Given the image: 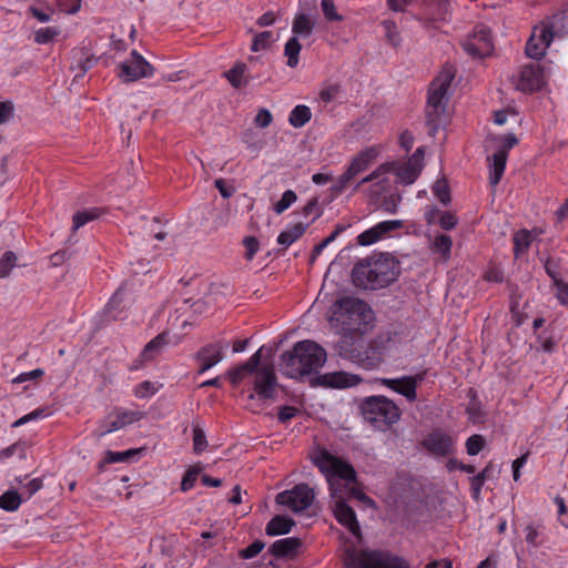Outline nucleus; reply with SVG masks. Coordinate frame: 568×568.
I'll list each match as a JSON object with an SVG mask.
<instances>
[{"label":"nucleus","mask_w":568,"mask_h":568,"mask_svg":"<svg viewBox=\"0 0 568 568\" xmlns=\"http://www.w3.org/2000/svg\"><path fill=\"white\" fill-rule=\"evenodd\" d=\"M400 275V263L389 253H374L359 260L352 270L356 287L379 290L389 286Z\"/></svg>","instance_id":"f257e3e1"},{"label":"nucleus","mask_w":568,"mask_h":568,"mask_svg":"<svg viewBox=\"0 0 568 568\" xmlns=\"http://www.w3.org/2000/svg\"><path fill=\"white\" fill-rule=\"evenodd\" d=\"M326 351L316 342L304 339L281 356L280 371L283 375L300 379L317 372L326 362Z\"/></svg>","instance_id":"f03ea898"},{"label":"nucleus","mask_w":568,"mask_h":568,"mask_svg":"<svg viewBox=\"0 0 568 568\" xmlns=\"http://www.w3.org/2000/svg\"><path fill=\"white\" fill-rule=\"evenodd\" d=\"M314 465L325 475L329 486L333 504L345 500L351 484H357V474L354 467L327 449H320L313 457Z\"/></svg>","instance_id":"7ed1b4c3"},{"label":"nucleus","mask_w":568,"mask_h":568,"mask_svg":"<svg viewBox=\"0 0 568 568\" xmlns=\"http://www.w3.org/2000/svg\"><path fill=\"white\" fill-rule=\"evenodd\" d=\"M454 78V68L445 65L429 85L426 118L430 135H435L438 129L446 123L447 92Z\"/></svg>","instance_id":"20e7f679"},{"label":"nucleus","mask_w":568,"mask_h":568,"mask_svg":"<svg viewBox=\"0 0 568 568\" xmlns=\"http://www.w3.org/2000/svg\"><path fill=\"white\" fill-rule=\"evenodd\" d=\"M332 320L338 323L341 332L363 336L373 327L374 313L365 302L345 297L335 304Z\"/></svg>","instance_id":"39448f33"},{"label":"nucleus","mask_w":568,"mask_h":568,"mask_svg":"<svg viewBox=\"0 0 568 568\" xmlns=\"http://www.w3.org/2000/svg\"><path fill=\"white\" fill-rule=\"evenodd\" d=\"M359 410L363 418L379 430H386L402 416L400 408L384 395L367 396L361 400Z\"/></svg>","instance_id":"423d86ee"},{"label":"nucleus","mask_w":568,"mask_h":568,"mask_svg":"<svg viewBox=\"0 0 568 568\" xmlns=\"http://www.w3.org/2000/svg\"><path fill=\"white\" fill-rule=\"evenodd\" d=\"M346 568H409L408 562L388 551L355 549L345 550Z\"/></svg>","instance_id":"0eeeda50"},{"label":"nucleus","mask_w":568,"mask_h":568,"mask_svg":"<svg viewBox=\"0 0 568 568\" xmlns=\"http://www.w3.org/2000/svg\"><path fill=\"white\" fill-rule=\"evenodd\" d=\"M378 152L375 148L371 146L361 151L349 163L346 171L338 176L336 182L331 186L333 194H341L347 184L359 173L365 172L374 160L377 158Z\"/></svg>","instance_id":"6e6552de"},{"label":"nucleus","mask_w":568,"mask_h":568,"mask_svg":"<svg viewBox=\"0 0 568 568\" xmlns=\"http://www.w3.org/2000/svg\"><path fill=\"white\" fill-rule=\"evenodd\" d=\"M464 50L473 58H486L494 51L490 29L485 24H477L473 33L463 43Z\"/></svg>","instance_id":"1a4fd4ad"},{"label":"nucleus","mask_w":568,"mask_h":568,"mask_svg":"<svg viewBox=\"0 0 568 568\" xmlns=\"http://www.w3.org/2000/svg\"><path fill=\"white\" fill-rule=\"evenodd\" d=\"M276 503L294 513L307 509L314 500V491L307 484H298L291 490H284L276 496Z\"/></svg>","instance_id":"9d476101"},{"label":"nucleus","mask_w":568,"mask_h":568,"mask_svg":"<svg viewBox=\"0 0 568 568\" xmlns=\"http://www.w3.org/2000/svg\"><path fill=\"white\" fill-rule=\"evenodd\" d=\"M119 68V77L124 82L152 77L154 71V68L136 50H133L130 58L123 61Z\"/></svg>","instance_id":"9b49d317"},{"label":"nucleus","mask_w":568,"mask_h":568,"mask_svg":"<svg viewBox=\"0 0 568 568\" xmlns=\"http://www.w3.org/2000/svg\"><path fill=\"white\" fill-rule=\"evenodd\" d=\"M424 10L417 18L424 28H435L436 22L447 20L449 0H423Z\"/></svg>","instance_id":"f8f14e48"},{"label":"nucleus","mask_w":568,"mask_h":568,"mask_svg":"<svg viewBox=\"0 0 568 568\" xmlns=\"http://www.w3.org/2000/svg\"><path fill=\"white\" fill-rule=\"evenodd\" d=\"M544 84L542 68L537 63L524 65L519 72L516 88L523 92H535Z\"/></svg>","instance_id":"ddd939ff"},{"label":"nucleus","mask_w":568,"mask_h":568,"mask_svg":"<svg viewBox=\"0 0 568 568\" xmlns=\"http://www.w3.org/2000/svg\"><path fill=\"white\" fill-rule=\"evenodd\" d=\"M145 417L144 412L140 410H124L119 412L116 414V417L114 420H112L110 424L101 423L98 428L94 430V435L98 438H101L112 432H116L126 425H131L135 422H139Z\"/></svg>","instance_id":"4468645a"},{"label":"nucleus","mask_w":568,"mask_h":568,"mask_svg":"<svg viewBox=\"0 0 568 568\" xmlns=\"http://www.w3.org/2000/svg\"><path fill=\"white\" fill-rule=\"evenodd\" d=\"M227 346L222 342L210 343L202 346L194 355L201 363L199 374H203L223 359V349Z\"/></svg>","instance_id":"2eb2a0df"},{"label":"nucleus","mask_w":568,"mask_h":568,"mask_svg":"<svg viewBox=\"0 0 568 568\" xmlns=\"http://www.w3.org/2000/svg\"><path fill=\"white\" fill-rule=\"evenodd\" d=\"M359 381L361 378L356 375L345 372H334L313 377L311 379V385L332 388H345L357 385Z\"/></svg>","instance_id":"dca6fc26"},{"label":"nucleus","mask_w":568,"mask_h":568,"mask_svg":"<svg viewBox=\"0 0 568 568\" xmlns=\"http://www.w3.org/2000/svg\"><path fill=\"white\" fill-rule=\"evenodd\" d=\"M403 227V221H383L374 225L373 227L364 231L357 236V243L362 246L372 245L379 241L383 236L390 233L392 231Z\"/></svg>","instance_id":"f3484780"},{"label":"nucleus","mask_w":568,"mask_h":568,"mask_svg":"<svg viewBox=\"0 0 568 568\" xmlns=\"http://www.w3.org/2000/svg\"><path fill=\"white\" fill-rule=\"evenodd\" d=\"M424 447L437 456H447L454 449V440L450 435L442 429L433 430L424 440Z\"/></svg>","instance_id":"a211bd4d"},{"label":"nucleus","mask_w":568,"mask_h":568,"mask_svg":"<svg viewBox=\"0 0 568 568\" xmlns=\"http://www.w3.org/2000/svg\"><path fill=\"white\" fill-rule=\"evenodd\" d=\"M168 334L161 333L151 339L142 349L139 357L134 359L130 366V371L140 369L144 363L154 359L161 354L162 349L168 345Z\"/></svg>","instance_id":"6ab92c4d"},{"label":"nucleus","mask_w":568,"mask_h":568,"mask_svg":"<svg viewBox=\"0 0 568 568\" xmlns=\"http://www.w3.org/2000/svg\"><path fill=\"white\" fill-rule=\"evenodd\" d=\"M254 390L262 399H271L275 395L276 376L272 367L255 371Z\"/></svg>","instance_id":"aec40b11"},{"label":"nucleus","mask_w":568,"mask_h":568,"mask_svg":"<svg viewBox=\"0 0 568 568\" xmlns=\"http://www.w3.org/2000/svg\"><path fill=\"white\" fill-rule=\"evenodd\" d=\"M363 337L353 333L342 332V336L334 344L335 353L344 358L353 362L357 357L356 353L362 348Z\"/></svg>","instance_id":"412c9836"},{"label":"nucleus","mask_w":568,"mask_h":568,"mask_svg":"<svg viewBox=\"0 0 568 568\" xmlns=\"http://www.w3.org/2000/svg\"><path fill=\"white\" fill-rule=\"evenodd\" d=\"M333 510L336 520L346 527L352 535L359 538L361 527L354 509L345 500H339L333 504Z\"/></svg>","instance_id":"4be33fe9"},{"label":"nucleus","mask_w":568,"mask_h":568,"mask_svg":"<svg viewBox=\"0 0 568 568\" xmlns=\"http://www.w3.org/2000/svg\"><path fill=\"white\" fill-rule=\"evenodd\" d=\"M540 29L542 38L552 41L554 38H561L568 33V18L564 13H556L542 21Z\"/></svg>","instance_id":"5701e85b"},{"label":"nucleus","mask_w":568,"mask_h":568,"mask_svg":"<svg viewBox=\"0 0 568 568\" xmlns=\"http://www.w3.org/2000/svg\"><path fill=\"white\" fill-rule=\"evenodd\" d=\"M377 382L383 386L403 395L409 403L417 398V393H414V383L410 378L403 376L400 378H378Z\"/></svg>","instance_id":"b1692460"},{"label":"nucleus","mask_w":568,"mask_h":568,"mask_svg":"<svg viewBox=\"0 0 568 568\" xmlns=\"http://www.w3.org/2000/svg\"><path fill=\"white\" fill-rule=\"evenodd\" d=\"M261 362V349L254 353L248 361L237 365L236 367L230 369L227 372V376L230 382L236 386L239 385L245 376L253 374Z\"/></svg>","instance_id":"393cba45"},{"label":"nucleus","mask_w":568,"mask_h":568,"mask_svg":"<svg viewBox=\"0 0 568 568\" xmlns=\"http://www.w3.org/2000/svg\"><path fill=\"white\" fill-rule=\"evenodd\" d=\"M357 357L352 363L356 364L361 368L372 371L383 363V353L377 347H363L356 353Z\"/></svg>","instance_id":"a878e982"},{"label":"nucleus","mask_w":568,"mask_h":568,"mask_svg":"<svg viewBox=\"0 0 568 568\" xmlns=\"http://www.w3.org/2000/svg\"><path fill=\"white\" fill-rule=\"evenodd\" d=\"M550 42L548 38H542V30L536 27L526 43V54L531 59L539 60L545 55L546 49L550 45Z\"/></svg>","instance_id":"bb28decb"},{"label":"nucleus","mask_w":568,"mask_h":568,"mask_svg":"<svg viewBox=\"0 0 568 568\" xmlns=\"http://www.w3.org/2000/svg\"><path fill=\"white\" fill-rule=\"evenodd\" d=\"M301 546L302 541L296 537L283 538L274 541L268 552L276 558L293 557Z\"/></svg>","instance_id":"cd10ccee"},{"label":"nucleus","mask_w":568,"mask_h":568,"mask_svg":"<svg viewBox=\"0 0 568 568\" xmlns=\"http://www.w3.org/2000/svg\"><path fill=\"white\" fill-rule=\"evenodd\" d=\"M507 154L504 150H497L491 156H488L489 161V183L491 186H496L505 172Z\"/></svg>","instance_id":"c85d7f7f"},{"label":"nucleus","mask_w":568,"mask_h":568,"mask_svg":"<svg viewBox=\"0 0 568 568\" xmlns=\"http://www.w3.org/2000/svg\"><path fill=\"white\" fill-rule=\"evenodd\" d=\"M295 521L286 516L276 515L266 525L265 532L268 536L286 535L292 530Z\"/></svg>","instance_id":"c756f323"},{"label":"nucleus","mask_w":568,"mask_h":568,"mask_svg":"<svg viewBox=\"0 0 568 568\" xmlns=\"http://www.w3.org/2000/svg\"><path fill=\"white\" fill-rule=\"evenodd\" d=\"M246 70L245 63L237 62L224 75L233 88L241 89L250 83V78L245 75Z\"/></svg>","instance_id":"7c9ffc66"},{"label":"nucleus","mask_w":568,"mask_h":568,"mask_svg":"<svg viewBox=\"0 0 568 568\" xmlns=\"http://www.w3.org/2000/svg\"><path fill=\"white\" fill-rule=\"evenodd\" d=\"M73 60H74L75 64L74 65L72 64L71 68L79 70V73L77 74V77L84 75L90 69L93 68V65L98 61V59L94 58V55L90 54L84 49L73 50Z\"/></svg>","instance_id":"2f4dec72"},{"label":"nucleus","mask_w":568,"mask_h":568,"mask_svg":"<svg viewBox=\"0 0 568 568\" xmlns=\"http://www.w3.org/2000/svg\"><path fill=\"white\" fill-rule=\"evenodd\" d=\"M311 223H296L285 231H282L277 236V243L287 248L291 244L297 241L307 230Z\"/></svg>","instance_id":"473e14b6"},{"label":"nucleus","mask_w":568,"mask_h":568,"mask_svg":"<svg viewBox=\"0 0 568 568\" xmlns=\"http://www.w3.org/2000/svg\"><path fill=\"white\" fill-rule=\"evenodd\" d=\"M402 184H413L419 176L422 170L418 165L410 164L408 162L398 164L396 163L395 170H393Z\"/></svg>","instance_id":"72a5a7b5"},{"label":"nucleus","mask_w":568,"mask_h":568,"mask_svg":"<svg viewBox=\"0 0 568 568\" xmlns=\"http://www.w3.org/2000/svg\"><path fill=\"white\" fill-rule=\"evenodd\" d=\"M312 118L311 109L307 105H296L290 113L288 122L293 128L304 126Z\"/></svg>","instance_id":"f704fd0d"},{"label":"nucleus","mask_w":568,"mask_h":568,"mask_svg":"<svg viewBox=\"0 0 568 568\" xmlns=\"http://www.w3.org/2000/svg\"><path fill=\"white\" fill-rule=\"evenodd\" d=\"M314 29V22L304 13L296 14L293 20L292 31L296 36L310 37Z\"/></svg>","instance_id":"c9c22d12"},{"label":"nucleus","mask_w":568,"mask_h":568,"mask_svg":"<svg viewBox=\"0 0 568 568\" xmlns=\"http://www.w3.org/2000/svg\"><path fill=\"white\" fill-rule=\"evenodd\" d=\"M302 50V45L297 39V37H292L287 40L284 47V55L287 57L286 64L290 68H296L300 62V52Z\"/></svg>","instance_id":"e433bc0d"},{"label":"nucleus","mask_w":568,"mask_h":568,"mask_svg":"<svg viewBox=\"0 0 568 568\" xmlns=\"http://www.w3.org/2000/svg\"><path fill=\"white\" fill-rule=\"evenodd\" d=\"M439 215V225L445 231H450L455 229L457 225V217L452 212H440L438 209L434 207L427 213V221L430 223L435 216Z\"/></svg>","instance_id":"4c0bfd02"},{"label":"nucleus","mask_w":568,"mask_h":568,"mask_svg":"<svg viewBox=\"0 0 568 568\" xmlns=\"http://www.w3.org/2000/svg\"><path fill=\"white\" fill-rule=\"evenodd\" d=\"M514 255L518 258L524 252L528 250L532 242V235L528 230H520L514 234Z\"/></svg>","instance_id":"58836bf2"},{"label":"nucleus","mask_w":568,"mask_h":568,"mask_svg":"<svg viewBox=\"0 0 568 568\" xmlns=\"http://www.w3.org/2000/svg\"><path fill=\"white\" fill-rule=\"evenodd\" d=\"M21 503V495L17 490H7L0 496V508L6 511H16Z\"/></svg>","instance_id":"ea45409f"},{"label":"nucleus","mask_w":568,"mask_h":568,"mask_svg":"<svg viewBox=\"0 0 568 568\" xmlns=\"http://www.w3.org/2000/svg\"><path fill=\"white\" fill-rule=\"evenodd\" d=\"M453 240L447 234H439L435 237L432 250L439 253L442 257L447 261L450 257Z\"/></svg>","instance_id":"a19ab883"},{"label":"nucleus","mask_w":568,"mask_h":568,"mask_svg":"<svg viewBox=\"0 0 568 568\" xmlns=\"http://www.w3.org/2000/svg\"><path fill=\"white\" fill-rule=\"evenodd\" d=\"M101 214V210L98 207H91L89 210L79 211L73 215L72 230L77 231L90 221L98 219Z\"/></svg>","instance_id":"79ce46f5"},{"label":"nucleus","mask_w":568,"mask_h":568,"mask_svg":"<svg viewBox=\"0 0 568 568\" xmlns=\"http://www.w3.org/2000/svg\"><path fill=\"white\" fill-rule=\"evenodd\" d=\"M395 165L396 162H385L377 166L372 173H369L373 181L378 180L374 186L379 187L382 190H386V187L388 186V179L381 178L386 173L393 172V170H395Z\"/></svg>","instance_id":"37998d69"},{"label":"nucleus","mask_w":568,"mask_h":568,"mask_svg":"<svg viewBox=\"0 0 568 568\" xmlns=\"http://www.w3.org/2000/svg\"><path fill=\"white\" fill-rule=\"evenodd\" d=\"M297 200V195L293 190H286L280 201L273 205V211L280 215L284 213Z\"/></svg>","instance_id":"c03bdc74"},{"label":"nucleus","mask_w":568,"mask_h":568,"mask_svg":"<svg viewBox=\"0 0 568 568\" xmlns=\"http://www.w3.org/2000/svg\"><path fill=\"white\" fill-rule=\"evenodd\" d=\"M273 40V33L272 31H263L260 33H256L253 38L251 50L253 52H258L262 50H266Z\"/></svg>","instance_id":"a18cd8bd"},{"label":"nucleus","mask_w":568,"mask_h":568,"mask_svg":"<svg viewBox=\"0 0 568 568\" xmlns=\"http://www.w3.org/2000/svg\"><path fill=\"white\" fill-rule=\"evenodd\" d=\"M433 192L439 202L444 205H448L450 203L452 199L447 180L442 179L436 181L433 187Z\"/></svg>","instance_id":"49530a36"},{"label":"nucleus","mask_w":568,"mask_h":568,"mask_svg":"<svg viewBox=\"0 0 568 568\" xmlns=\"http://www.w3.org/2000/svg\"><path fill=\"white\" fill-rule=\"evenodd\" d=\"M17 256L12 251H7L0 258V278L7 277L14 267Z\"/></svg>","instance_id":"de8ad7c7"},{"label":"nucleus","mask_w":568,"mask_h":568,"mask_svg":"<svg viewBox=\"0 0 568 568\" xmlns=\"http://www.w3.org/2000/svg\"><path fill=\"white\" fill-rule=\"evenodd\" d=\"M297 214H302L304 217H308L310 215L314 214L313 219L310 223L314 222L316 219H318L323 211L318 206V199L312 197L303 207L301 211L296 212Z\"/></svg>","instance_id":"09e8293b"},{"label":"nucleus","mask_w":568,"mask_h":568,"mask_svg":"<svg viewBox=\"0 0 568 568\" xmlns=\"http://www.w3.org/2000/svg\"><path fill=\"white\" fill-rule=\"evenodd\" d=\"M60 31L54 27L41 28L36 32L34 41L39 44H45L52 41Z\"/></svg>","instance_id":"8fccbe9b"},{"label":"nucleus","mask_w":568,"mask_h":568,"mask_svg":"<svg viewBox=\"0 0 568 568\" xmlns=\"http://www.w3.org/2000/svg\"><path fill=\"white\" fill-rule=\"evenodd\" d=\"M207 446V440L204 430L195 426L193 428V450L196 455L201 454Z\"/></svg>","instance_id":"3c124183"},{"label":"nucleus","mask_w":568,"mask_h":568,"mask_svg":"<svg viewBox=\"0 0 568 568\" xmlns=\"http://www.w3.org/2000/svg\"><path fill=\"white\" fill-rule=\"evenodd\" d=\"M485 446V439L481 435L475 434L466 440V450L470 456L477 455Z\"/></svg>","instance_id":"603ef678"},{"label":"nucleus","mask_w":568,"mask_h":568,"mask_svg":"<svg viewBox=\"0 0 568 568\" xmlns=\"http://www.w3.org/2000/svg\"><path fill=\"white\" fill-rule=\"evenodd\" d=\"M200 470L201 469L197 467H190L185 471V474L183 475L182 481H181V490L182 491L185 493L193 488V486L199 477Z\"/></svg>","instance_id":"864d4df0"},{"label":"nucleus","mask_w":568,"mask_h":568,"mask_svg":"<svg viewBox=\"0 0 568 568\" xmlns=\"http://www.w3.org/2000/svg\"><path fill=\"white\" fill-rule=\"evenodd\" d=\"M321 8L324 17L328 21H342L344 19L343 16L337 12L333 0H322Z\"/></svg>","instance_id":"5fc2aeb1"},{"label":"nucleus","mask_w":568,"mask_h":568,"mask_svg":"<svg viewBox=\"0 0 568 568\" xmlns=\"http://www.w3.org/2000/svg\"><path fill=\"white\" fill-rule=\"evenodd\" d=\"M158 390L159 388L155 386L154 383L150 381H144L136 385V387L134 388V395L138 398H146L154 395Z\"/></svg>","instance_id":"6e6d98bb"},{"label":"nucleus","mask_w":568,"mask_h":568,"mask_svg":"<svg viewBox=\"0 0 568 568\" xmlns=\"http://www.w3.org/2000/svg\"><path fill=\"white\" fill-rule=\"evenodd\" d=\"M106 462H111V464L114 463H125L128 462L133 455L138 454L136 449H129L125 452H112L106 450Z\"/></svg>","instance_id":"4d7b16f0"},{"label":"nucleus","mask_w":568,"mask_h":568,"mask_svg":"<svg viewBox=\"0 0 568 568\" xmlns=\"http://www.w3.org/2000/svg\"><path fill=\"white\" fill-rule=\"evenodd\" d=\"M243 245L245 247V258L247 261H252L254 255L257 253L260 248V242L255 236H245L243 239Z\"/></svg>","instance_id":"13d9d810"},{"label":"nucleus","mask_w":568,"mask_h":568,"mask_svg":"<svg viewBox=\"0 0 568 568\" xmlns=\"http://www.w3.org/2000/svg\"><path fill=\"white\" fill-rule=\"evenodd\" d=\"M14 116V104L7 100L0 102V124L8 123Z\"/></svg>","instance_id":"bf43d9fd"},{"label":"nucleus","mask_w":568,"mask_h":568,"mask_svg":"<svg viewBox=\"0 0 568 568\" xmlns=\"http://www.w3.org/2000/svg\"><path fill=\"white\" fill-rule=\"evenodd\" d=\"M487 471H488V467H486L483 471H480L479 474H477L476 476H474L470 479L473 497L475 499L479 498L481 487H483L486 476H487Z\"/></svg>","instance_id":"052dcab7"},{"label":"nucleus","mask_w":568,"mask_h":568,"mask_svg":"<svg viewBox=\"0 0 568 568\" xmlns=\"http://www.w3.org/2000/svg\"><path fill=\"white\" fill-rule=\"evenodd\" d=\"M265 544L262 540H255L246 548L240 550V556L245 559L254 558L263 550Z\"/></svg>","instance_id":"680f3d73"},{"label":"nucleus","mask_w":568,"mask_h":568,"mask_svg":"<svg viewBox=\"0 0 568 568\" xmlns=\"http://www.w3.org/2000/svg\"><path fill=\"white\" fill-rule=\"evenodd\" d=\"M469 396H470V403L466 409V413L473 419H475L476 417H481L480 404L477 400V394L473 388L469 389Z\"/></svg>","instance_id":"e2e57ef3"},{"label":"nucleus","mask_w":568,"mask_h":568,"mask_svg":"<svg viewBox=\"0 0 568 568\" xmlns=\"http://www.w3.org/2000/svg\"><path fill=\"white\" fill-rule=\"evenodd\" d=\"M273 121V115L267 109H260L254 118V123L261 129L267 128Z\"/></svg>","instance_id":"0e129e2a"},{"label":"nucleus","mask_w":568,"mask_h":568,"mask_svg":"<svg viewBox=\"0 0 568 568\" xmlns=\"http://www.w3.org/2000/svg\"><path fill=\"white\" fill-rule=\"evenodd\" d=\"M559 262L554 258H547L545 262V271L554 283L561 281L559 276Z\"/></svg>","instance_id":"69168bd1"},{"label":"nucleus","mask_w":568,"mask_h":568,"mask_svg":"<svg viewBox=\"0 0 568 568\" xmlns=\"http://www.w3.org/2000/svg\"><path fill=\"white\" fill-rule=\"evenodd\" d=\"M214 185L223 199H230L235 193V187L227 185L223 179H216Z\"/></svg>","instance_id":"338daca9"},{"label":"nucleus","mask_w":568,"mask_h":568,"mask_svg":"<svg viewBox=\"0 0 568 568\" xmlns=\"http://www.w3.org/2000/svg\"><path fill=\"white\" fill-rule=\"evenodd\" d=\"M557 288V298L562 305H568V284L562 280L554 283Z\"/></svg>","instance_id":"774afa93"}]
</instances>
